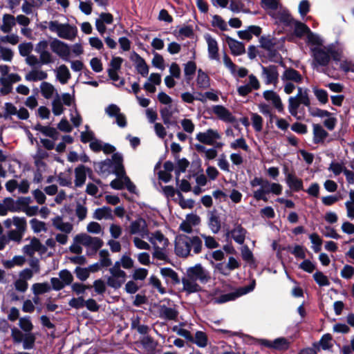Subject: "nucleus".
Here are the masks:
<instances>
[{"mask_svg":"<svg viewBox=\"0 0 354 354\" xmlns=\"http://www.w3.org/2000/svg\"><path fill=\"white\" fill-rule=\"evenodd\" d=\"M281 80L286 94L290 95L297 90V95L288 98V111L293 116L299 119L298 109L301 104L310 106L309 90L299 86L304 82V75L292 67H285L281 73Z\"/></svg>","mask_w":354,"mask_h":354,"instance_id":"1","label":"nucleus"},{"mask_svg":"<svg viewBox=\"0 0 354 354\" xmlns=\"http://www.w3.org/2000/svg\"><path fill=\"white\" fill-rule=\"evenodd\" d=\"M211 279L209 272L201 263L187 268L185 276L182 278L183 290L187 294L201 291L202 284L207 283Z\"/></svg>","mask_w":354,"mask_h":354,"instance_id":"2","label":"nucleus"},{"mask_svg":"<svg viewBox=\"0 0 354 354\" xmlns=\"http://www.w3.org/2000/svg\"><path fill=\"white\" fill-rule=\"evenodd\" d=\"M40 90L42 96L47 100L53 97L52 101V111L55 115H60L64 111L63 105L70 106L74 102V97L70 93H64L59 95L55 86L47 82H43L40 84Z\"/></svg>","mask_w":354,"mask_h":354,"instance_id":"3","label":"nucleus"},{"mask_svg":"<svg viewBox=\"0 0 354 354\" xmlns=\"http://www.w3.org/2000/svg\"><path fill=\"white\" fill-rule=\"evenodd\" d=\"M252 187L259 186V188L253 192L252 196L257 201H263L267 202L268 198L267 195L272 193L275 195H279L282 192V186L277 183H271L268 180L255 177L250 181Z\"/></svg>","mask_w":354,"mask_h":354,"instance_id":"4","label":"nucleus"},{"mask_svg":"<svg viewBox=\"0 0 354 354\" xmlns=\"http://www.w3.org/2000/svg\"><path fill=\"white\" fill-rule=\"evenodd\" d=\"M147 239L153 245V258L161 261L167 260L168 258L167 247L169 244L168 239L160 231L149 233Z\"/></svg>","mask_w":354,"mask_h":354,"instance_id":"5","label":"nucleus"},{"mask_svg":"<svg viewBox=\"0 0 354 354\" xmlns=\"http://www.w3.org/2000/svg\"><path fill=\"white\" fill-rule=\"evenodd\" d=\"M48 29L55 32L62 39L73 41L77 34V28L69 24H61L58 21H50L48 23Z\"/></svg>","mask_w":354,"mask_h":354,"instance_id":"6","label":"nucleus"},{"mask_svg":"<svg viewBox=\"0 0 354 354\" xmlns=\"http://www.w3.org/2000/svg\"><path fill=\"white\" fill-rule=\"evenodd\" d=\"M110 275L106 277L108 286L117 290L122 287L127 279V273L119 268L118 263H114L109 270Z\"/></svg>","mask_w":354,"mask_h":354,"instance_id":"7","label":"nucleus"},{"mask_svg":"<svg viewBox=\"0 0 354 354\" xmlns=\"http://www.w3.org/2000/svg\"><path fill=\"white\" fill-rule=\"evenodd\" d=\"M74 241L85 246L91 253H95L104 244L103 241L96 236H91L86 234H80L75 236Z\"/></svg>","mask_w":354,"mask_h":354,"instance_id":"8","label":"nucleus"},{"mask_svg":"<svg viewBox=\"0 0 354 354\" xmlns=\"http://www.w3.org/2000/svg\"><path fill=\"white\" fill-rule=\"evenodd\" d=\"M196 139L202 144L214 145L217 148L223 146V143L216 142L221 139V135L216 129H208L204 132H199L196 135Z\"/></svg>","mask_w":354,"mask_h":354,"instance_id":"9","label":"nucleus"},{"mask_svg":"<svg viewBox=\"0 0 354 354\" xmlns=\"http://www.w3.org/2000/svg\"><path fill=\"white\" fill-rule=\"evenodd\" d=\"M261 78L266 85H273L277 86L279 83V73L278 66L269 65L267 66L261 65Z\"/></svg>","mask_w":354,"mask_h":354,"instance_id":"10","label":"nucleus"},{"mask_svg":"<svg viewBox=\"0 0 354 354\" xmlns=\"http://www.w3.org/2000/svg\"><path fill=\"white\" fill-rule=\"evenodd\" d=\"M50 49L57 55L62 59L66 62L69 61L71 48L68 44L57 39H54L50 44Z\"/></svg>","mask_w":354,"mask_h":354,"instance_id":"11","label":"nucleus"},{"mask_svg":"<svg viewBox=\"0 0 354 354\" xmlns=\"http://www.w3.org/2000/svg\"><path fill=\"white\" fill-rule=\"evenodd\" d=\"M314 62L317 65L325 66L330 62L328 47L315 46L311 48Z\"/></svg>","mask_w":354,"mask_h":354,"instance_id":"12","label":"nucleus"},{"mask_svg":"<svg viewBox=\"0 0 354 354\" xmlns=\"http://www.w3.org/2000/svg\"><path fill=\"white\" fill-rule=\"evenodd\" d=\"M189 243H191L190 237L186 235L177 236L175 241L176 254L182 257H187L190 253Z\"/></svg>","mask_w":354,"mask_h":354,"instance_id":"13","label":"nucleus"},{"mask_svg":"<svg viewBox=\"0 0 354 354\" xmlns=\"http://www.w3.org/2000/svg\"><path fill=\"white\" fill-rule=\"evenodd\" d=\"M117 178L113 180L110 186L114 189H122L124 187L127 189V190L131 193H135L136 192V186L131 181L130 178L126 175L125 172L123 175L117 176Z\"/></svg>","mask_w":354,"mask_h":354,"instance_id":"14","label":"nucleus"},{"mask_svg":"<svg viewBox=\"0 0 354 354\" xmlns=\"http://www.w3.org/2000/svg\"><path fill=\"white\" fill-rule=\"evenodd\" d=\"M111 164H113L114 173L116 176L123 175L125 172L123 166V157L120 153H115L112 156V160H107L101 163V168L109 167Z\"/></svg>","mask_w":354,"mask_h":354,"instance_id":"15","label":"nucleus"},{"mask_svg":"<svg viewBox=\"0 0 354 354\" xmlns=\"http://www.w3.org/2000/svg\"><path fill=\"white\" fill-rule=\"evenodd\" d=\"M129 232L138 234L142 239L147 238L149 232L145 220L140 218L132 221L129 225Z\"/></svg>","mask_w":354,"mask_h":354,"instance_id":"16","label":"nucleus"},{"mask_svg":"<svg viewBox=\"0 0 354 354\" xmlns=\"http://www.w3.org/2000/svg\"><path fill=\"white\" fill-rule=\"evenodd\" d=\"M212 111L218 119L225 123H234L236 122V118L229 109L223 105L212 106Z\"/></svg>","mask_w":354,"mask_h":354,"instance_id":"17","label":"nucleus"},{"mask_svg":"<svg viewBox=\"0 0 354 354\" xmlns=\"http://www.w3.org/2000/svg\"><path fill=\"white\" fill-rule=\"evenodd\" d=\"M105 113L110 118H115L117 124L122 128L127 126V120L124 114L120 112V107L115 104H111L105 109Z\"/></svg>","mask_w":354,"mask_h":354,"instance_id":"18","label":"nucleus"},{"mask_svg":"<svg viewBox=\"0 0 354 354\" xmlns=\"http://www.w3.org/2000/svg\"><path fill=\"white\" fill-rule=\"evenodd\" d=\"M261 47L270 52L272 56L275 55V52L279 46V40L272 36H262L259 39Z\"/></svg>","mask_w":354,"mask_h":354,"instance_id":"19","label":"nucleus"},{"mask_svg":"<svg viewBox=\"0 0 354 354\" xmlns=\"http://www.w3.org/2000/svg\"><path fill=\"white\" fill-rule=\"evenodd\" d=\"M204 38L207 44L209 59L211 60L219 61L218 45L217 41L209 34H205Z\"/></svg>","mask_w":354,"mask_h":354,"instance_id":"20","label":"nucleus"},{"mask_svg":"<svg viewBox=\"0 0 354 354\" xmlns=\"http://www.w3.org/2000/svg\"><path fill=\"white\" fill-rule=\"evenodd\" d=\"M22 250L24 254L32 257L37 252H44L46 250V248L40 243L38 239L33 238L30 241L28 244H26L23 247Z\"/></svg>","mask_w":354,"mask_h":354,"instance_id":"21","label":"nucleus"},{"mask_svg":"<svg viewBox=\"0 0 354 354\" xmlns=\"http://www.w3.org/2000/svg\"><path fill=\"white\" fill-rule=\"evenodd\" d=\"M263 97L266 101L270 102L279 112H282L283 111V105L281 97L275 91L272 90H266L263 93Z\"/></svg>","mask_w":354,"mask_h":354,"instance_id":"22","label":"nucleus"},{"mask_svg":"<svg viewBox=\"0 0 354 354\" xmlns=\"http://www.w3.org/2000/svg\"><path fill=\"white\" fill-rule=\"evenodd\" d=\"M51 221L53 227L61 232L71 233L73 230V224L70 222L64 221L61 216H56Z\"/></svg>","mask_w":354,"mask_h":354,"instance_id":"23","label":"nucleus"},{"mask_svg":"<svg viewBox=\"0 0 354 354\" xmlns=\"http://www.w3.org/2000/svg\"><path fill=\"white\" fill-rule=\"evenodd\" d=\"M160 274L168 284L176 285L181 281L178 273L170 268H161Z\"/></svg>","mask_w":354,"mask_h":354,"instance_id":"24","label":"nucleus"},{"mask_svg":"<svg viewBox=\"0 0 354 354\" xmlns=\"http://www.w3.org/2000/svg\"><path fill=\"white\" fill-rule=\"evenodd\" d=\"M286 182L288 186L294 192L303 189V181L291 173L286 174Z\"/></svg>","mask_w":354,"mask_h":354,"instance_id":"25","label":"nucleus"},{"mask_svg":"<svg viewBox=\"0 0 354 354\" xmlns=\"http://www.w3.org/2000/svg\"><path fill=\"white\" fill-rule=\"evenodd\" d=\"M54 72L57 80L62 84H66L71 77L68 68L64 64L60 65L54 71Z\"/></svg>","mask_w":354,"mask_h":354,"instance_id":"26","label":"nucleus"},{"mask_svg":"<svg viewBox=\"0 0 354 354\" xmlns=\"http://www.w3.org/2000/svg\"><path fill=\"white\" fill-rule=\"evenodd\" d=\"M245 234L246 230L242 227L241 225H236L234 229L229 231L227 234V236H231L235 242L241 245L244 243Z\"/></svg>","mask_w":354,"mask_h":354,"instance_id":"27","label":"nucleus"},{"mask_svg":"<svg viewBox=\"0 0 354 354\" xmlns=\"http://www.w3.org/2000/svg\"><path fill=\"white\" fill-rule=\"evenodd\" d=\"M33 129L41 132L44 136L52 138L53 140H57L59 136V132L56 129L49 126H42L40 124H36Z\"/></svg>","mask_w":354,"mask_h":354,"instance_id":"28","label":"nucleus"},{"mask_svg":"<svg viewBox=\"0 0 354 354\" xmlns=\"http://www.w3.org/2000/svg\"><path fill=\"white\" fill-rule=\"evenodd\" d=\"M48 77L46 71L38 68H34L29 71L25 76V80L29 82L42 81Z\"/></svg>","mask_w":354,"mask_h":354,"instance_id":"29","label":"nucleus"},{"mask_svg":"<svg viewBox=\"0 0 354 354\" xmlns=\"http://www.w3.org/2000/svg\"><path fill=\"white\" fill-rule=\"evenodd\" d=\"M227 43L233 55L237 56L245 53V48L243 43L230 37L227 38Z\"/></svg>","mask_w":354,"mask_h":354,"instance_id":"30","label":"nucleus"},{"mask_svg":"<svg viewBox=\"0 0 354 354\" xmlns=\"http://www.w3.org/2000/svg\"><path fill=\"white\" fill-rule=\"evenodd\" d=\"M3 24L0 27L1 30L4 33H9L16 24L15 17L10 14H5L2 19Z\"/></svg>","mask_w":354,"mask_h":354,"instance_id":"31","label":"nucleus"},{"mask_svg":"<svg viewBox=\"0 0 354 354\" xmlns=\"http://www.w3.org/2000/svg\"><path fill=\"white\" fill-rule=\"evenodd\" d=\"M328 133L319 124H313V142L315 144L323 143Z\"/></svg>","mask_w":354,"mask_h":354,"instance_id":"32","label":"nucleus"},{"mask_svg":"<svg viewBox=\"0 0 354 354\" xmlns=\"http://www.w3.org/2000/svg\"><path fill=\"white\" fill-rule=\"evenodd\" d=\"M89 170L84 165H80L75 169V184L76 187H82L86 179V171Z\"/></svg>","mask_w":354,"mask_h":354,"instance_id":"33","label":"nucleus"},{"mask_svg":"<svg viewBox=\"0 0 354 354\" xmlns=\"http://www.w3.org/2000/svg\"><path fill=\"white\" fill-rule=\"evenodd\" d=\"M178 311L174 308L165 305L161 306L159 310V316L162 319L174 320L178 316Z\"/></svg>","mask_w":354,"mask_h":354,"instance_id":"34","label":"nucleus"},{"mask_svg":"<svg viewBox=\"0 0 354 354\" xmlns=\"http://www.w3.org/2000/svg\"><path fill=\"white\" fill-rule=\"evenodd\" d=\"M196 85L201 89H206L210 86V79L208 75L202 69L198 70Z\"/></svg>","mask_w":354,"mask_h":354,"instance_id":"35","label":"nucleus"},{"mask_svg":"<svg viewBox=\"0 0 354 354\" xmlns=\"http://www.w3.org/2000/svg\"><path fill=\"white\" fill-rule=\"evenodd\" d=\"M93 218L97 220L112 219V210L109 207L106 206L97 208L95 210L93 213Z\"/></svg>","mask_w":354,"mask_h":354,"instance_id":"36","label":"nucleus"},{"mask_svg":"<svg viewBox=\"0 0 354 354\" xmlns=\"http://www.w3.org/2000/svg\"><path fill=\"white\" fill-rule=\"evenodd\" d=\"M208 226L214 234H217L221 229L219 217L214 212L209 214Z\"/></svg>","mask_w":354,"mask_h":354,"instance_id":"37","label":"nucleus"},{"mask_svg":"<svg viewBox=\"0 0 354 354\" xmlns=\"http://www.w3.org/2000/svg\"><path fill=\"white\" fill-rule=\"evenodd\" d=\"M292 26L294 27L295 35L299 38L310 32V28L306 24L297 20L294 21Z\"/></svg>","mask_w":354,"mask_h":354,"instance_id":"38","label":"nucleus"},{"mask_svg":"<svg viewBox=\"0 0 354 354\" xmlns=\"http://www.w3.org/2000/svg\"><path fill=\"white\" fill-rule=\"evenodd\" d=\"M191 342L196 344L200 348H205L208 343L207 335L203 331H196L193 336V341Z\"/></svg>","mask_w":354,"mask_h":354,"instance_id":"39","label":"nucleus"},{"mask_svg":"<svg viewBox=\"0 0 354 354\" xmlns=\"http://www.w3.org/2000/svg\"><path fill=\"white\" fill-rule=\"evenodd\" d=\"M136 68L139 74L142 77H147L149 74V67L145 59L137 55L136 60Z\"/></svg>","mask_w":354,"mask_h":354,"instance_id":"40","label":"nucleus"},{"mask_svg":"<svg viewBox=\"0 0 354 354\" xmlns=\"http://www.w3.org/2000/svg\"><path fill=\"white\" fill-rule=\"evenodd\" d=\"M19 328L26 333H30L33 329V324L29 316H24L19 319Z\"/></svg>","mask_w":354,"mask_h":354,"instance_id":"41","label":"nucleus"},{"mask_svg":"<svg viewBox=\"0 0 354 354\" xmlns=\"http://www.w3.org/2000/svg\"><path fill=\"white\" fill-rule=\"evenodd\" d=\"M196 71V64L193 61H189L184 64V74L187 82H189L195 74Z\"/></svg>","mask_w":354,"mask_h":354,"instance_id":"42","label":"nucleus"},{"mask_svg":"<svg viewBox=\"0 0 354 354\" xmlns=\"http://www.w3.org/2000/svg\"><path fill=\"white\" fill-rule=\"evenodd\" d=\"M346 216L350 219H354V190L349 192V200L346 201Z\"/></svg>","mask_w":354,"mask_h":354,"instance_id":"43","label":"nucleus"},{"mask_svg":"<svg viewBox=\"0 0 354 354\" xmlns=\"http://www.w3.org/2000/svg\"><path fill=\"white\" fill-rule=\"evenodd\" d=\"M50 290V286L48 283H36L32 286V291L35 295H39Z\"/></svg>","mask_w":354,"mask_h":354,"instance_id":"44","label":"nucleus"},{"mask_svg":"<svg viewBox=\"0 0 354 354\" xmlns=\"http://www.w3.org/2000/svg\"><path fill=\"white\" fill-rule=\"evenodd\" d=\"M290 342L285 337H279L273 341V349L286 351L288 349Z\"/></svg>","mask_w":354,"mask_h":354,"instance_id":"45","label":"nucleus"},{"mask_svg":"<svg viewBox=\"0 0 354 354\" xmlns=\"http://www.w3.org/2000/svg\"><path fill=\"white\" fill-rule=\"evenodd\" d=\"M115 263H118L120 268L122 267L124 269L129 270L133 267L134 261L129 255L124 254L122 256L119 261H115Z\"/></svg>","mask_w":354,"mask_h":354,"instance_id":"46","label":"nucleus"},{"mask_svg":"<svg viewBox=\"0 0 354 354\" xmlns=\"http://www.w3.org/2000/svg\"><path fill=\"white\" fill-rule=\"evenodd\" d=\"M100 263L102 267H109L112 265V261L109 257V252L107 250H102L99 252Z\"/></svg>","mask_w":354,"mask_h":354,"instance_id":"47","label":"nucleus"},{"mask_svg":"<svg viewBox=\"0 0 354 354\" xmlns=\"http://www.w3.org/2000/svg\"><path fill=\"white\" fill-rule=\"evenodd\" d=\"M318 344L323 350H328L331 348L333 346L331 335L329 333L324 335Z\"/></svg>","mask_w":354,"mask_h":354,"instance_id":"48","label":"nucleus"},{"mask_svg":"<svg viewBox=\"0 0 354 354\" xmlns=\"http://www.w3.org/2000/svg\"><path fill=\"white\" fill-rule=\"evenodd\" d=\"M0 93L2 95H8L11 93L12 90V84H11L5 76L0 78Z\"/></svg>","mask_w":354,"mask_h":354,"instance_id":"49","label":"nucleus"},{"mask_svg":"<svg viewBox=\"0 0 354 354\" xmlns=\"http://www.w3.org/2000/svg\"><path fill=\"white\" fill-rule=\"evenodd\" d=\"M59 277L65 286L71 285L73 281V276L68 270H62L59 271Z\"/></svg>","mask_w":354,"mask_h":354,"instance_id":"50","label":"nucleus"},{"mask_svg":"<svg viewBox=\"0 0 354 354\" xmlns=\"http://www.w3.org/2000/svg\"><path fill=\"white\" fill-rule=\"evenodd\" d=\"M313 93L317 100L323 104H325L328 101V95L326 91L321 88H313Z\"/></svg>","mask_w":354,"mask_h":354,"instance_id":"51","label":"nucleus"},{"mask_svg":"<svg viewBox=\"0 0 354 354\" xmlns=\"http://www.w3.org/2000/svg\"><path fill=\"white\" fill-rule=\"evenodd\" d=\"M3 118L5 119L10 118L12 115H15L17 113V107L11 102H6L3 106Z\"/></svg>","mask_w":354,"mask_h":354,"instance_id":"52","label":"nucleus"},{"mask_svg":"<svg viewBox=\"0 0 354 354\" xmlns=\"http://www.w3.org/2000/svg\"><path fill=\"white\" fill-rule=\"evenodd\" d=\"M30 224L32 230L36 233L46 231V223L43 221L32 218L30 220Z\"/></svg>","mask_w":354,"mask_h":354,"instance_id":"53","label":"nucleus"},{"mask_svg":"<svg viewBox=\"0 0 354 354\" xmlns=\"http://www.w3.org/2000/svg\"><path fill=\"white\" fill-rule=\"evenodd\" d=\"M313 278L319 286H328L330 285L328 277L320 271L316 272L313 274Z\"/></svg>","mask_w":354,"mask_h":354,"instance_id":"54","label":"nucleus"},{"mask_svg":"<svg viewBox=\"0 0 354 354\" xmlns=\"http://www.w3.org/2000/svg\"><path fill=\"white\" fill-rule=\"evenodd\" d=\"M191 243H189L190 250L193 249L194 254H198L202 250V241L198 236L190 237Z\"/></svg>","mask_w":354,"mask_h":354,"instance_id":"55","label":"nucleus"},{"mask_svg":"<svg viewBox=\"0 0 354 354\" xmlns=\"http://www.w3.org/2000/svg\"><path fill=\"white\" fill-rule=\"evenodd\" d=\"M239 294L236 292H230L227 294H223L214 299V301L217 304H223L229 301H232L239 297Z\"/></svg>","mask_w":354,"mask_h":354,"instance_id":"56","label":"nucleus"},{"mask_svg":"<svg viewBox=\"0 0 354 354\" xmlns=\"http://www.w3.org/2000/svg\"><path fill=\"white\" fill-rule=\"evenodd\" d=\"M309 239H310L311 243H313L312 248H313V251L315 252H319L321 250V245L322 243V239L316 233L311 234L309 236Z\"/></svg>","mask_w":354,"mask_h":354,"instance_id":"57","label":"nucleus"},{"mask_svg":"<svg viewBox=\"0 0 354 354\" xmlns=\"http://www.w3.org/2000/svg\"><path fill=\"white\" fill-rule=\"evenodd\" d=\"M251 120L254 130L259 132L263 129V118L257 113H252Z\"/></svg>","mask_w":354,"mask_h":354,"instance_id":"58","label":"nucleus"},{"mask_svg":"<svg viewBox=\"0 0 354 354\" xmlns=\"http://www.w3.org/2000/svg\"><path fill=\"white\" fill-rule=\"evenodd\" d=\"M230 147L232 149H241L245 151H248L250 148L243 138H240L230 143Z\"/></svg>","mask_w":354,"mask_h":354,"instance_id":"59","label":"nucleus"},{"mask_svg":"<svg viewBox=\"0 0 354 354\" xmlns=\"http://www.w3.org/2000/svg\"><path fill=\"white\" fill-rule=\"evenodd\" d=\"M123 59L120 57H113L109 64V68L107 71L118 72L121 68Z\"/></svg>","mask_w":354,"mask_h":354,"instance_id":"60","label":"nucleus"},{"mask_svg":"<svg viewBox=\"0 0 354 354\" xmlns=\"http://www.w3.org/2000/svg\"><path fill=\"white\" fill-rule=\"evenodd\" d=\"M14 201L10 198H6L3 200V203H0V215L5 216L8 211L12 209Z\"/></svg>","mask_w":354,"mask_h":354,"instance_id":"61","label":"nucleus"},{"mask_svg":"<svg viewBox=\"0 0 354 354\" xmlns=\"http://www.w3.org/2000/svg\"><path fill=\"white\" fill-rule=\"evenodd\" d=\"M86 230L88 232L95 234H102L103 228L101 225L97 222H90L86 226Z\"/></svg>","mask_w":354,"mask_h":354,"instance_id":"62","label":"nucleus"},{"mask_svg":"<svg viewBox=\"0 0 354 354\" xmlns=\"http://www.w3.org/2000/svg\"><path fill=\"white\" fill-rule=\"evenodd\" d=\"M109 232L111 239H118L122 234V228L118 224L112 223L109 226Z\"/></svg>","mask_w":354,"mask_h":354,"instance_id":"63","label":"nucleus"},{"mask_svg":"<svg viewBox=\"0 0 354 354\" xmlns=\"http://www.w3.org/2000/svg\"><path fill=\"white\" fill-rule=\"evenodd\" d=\"M35 337L31 333H26L22 340L23 348L24 349H31L35 344Z\"/></svg>","mask_w":354,"mask_h":354,"instance_id":"64","label":"nucleus"}]
</instances>
